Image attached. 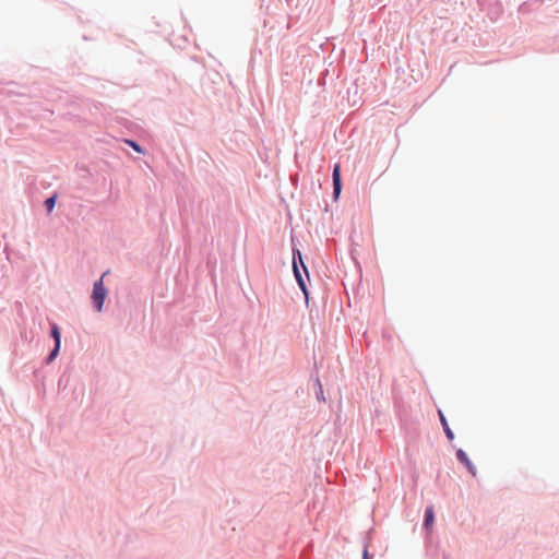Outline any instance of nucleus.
<instances>
[{"label": "nucleus", "instance_id": "nucleus-1", "mask_svg": "<svg viewBox=\"0 0 559 559\" xmlns=\"http://www.w3.org/2000/svg\"><path fill=\"white\" fill-rule=\"evenodd\" d=\"M107 272L104 273L99 281L94 284L92 299L97 311H102L103 305L107 295V290L104 286L103 280Z\"/></svg>", "mask_w": 559, "mask_h": 559}, {"label": "nucleus", "instance_id": "nucleus-2", "mask_svg": "<svg viewBox=\"0 0 559 559\" xmlns=\"http://www.w3.org/2000/svg\"><path fill=\"white\" fill-rule=\"evenodd\" d=\"M51 336L53 337L56 344H55V348L52 349V352L49 355V358H48L49 361H51L56 358V356L58 355L59 349H60V331H59L58 325L55 323L51 326Z\"/></svg>", "mask_w": 559, "mask_h": 559}, {"label": "nucleus", "instance_id": "nucleus-3", "mask_svg": "<svg viewBox=\"0 0 559 559\" xmlns=\"http://www.w3.org/2000/svg\"><path fill=\"white\" fill-rule=\"evenodd\" d=\"M333 192L335 198H337L341 193L342 183H341V166L336 164L333 169Z\"/></svg>", "mask_w": 559, "mask_h": 559}, {"label": "nucleus", "instance_id": "nucleus-4", "mask_svg": "<svg viewBox=\"0 0 559 559\" xmlns=\"http://www.w3.org/2000/svg\"><path fill=\"white\" fill-rule=\"evenodd\" d=\"M456 457L457 460L464 464L466 466V468L468 469V472L472 474V475H476V468L475 466L473 465V463L471 462V460L468 459L467 454L463 451V450H457L456 451Z\"/></svg>", "mask_w": 559, "mask_h": 559}, {"label": "nucleus", "instance_id": "nucleus-5", "mask_svg": "<svg viewBox=\"0 0 559 559\" xmlns=\"http://www.w3.org/2000/svg\"><path fill=\"white\" fill-rule=\"evenodd\" d=\"M297 253L294 254V261H293V269H294V274H295V277L300 286V288L302 289V292L305 293V295L307 296V289H306V284H305V281L300 274V271H299V266L297 264Z\"/></svg>", "mask_w": 559, "mask_h": 559}, {"label": "nucleus", "instance_id": "nucleus-6", "mask_svg": "<svg viewBox=\"0 0 559 559\" xmlns=\"http://www.w3.org/2000/svg\"><path fill=\"white\" fill-rule=\"evenodd\" d=\"M439 417H440V421L442 424V427H443V430L447 435V437L450 439V440H453L454 439V435L452 432V430L450 429L449 427V424L443 415V413L441 411H439Z\"/></svg>", "mask_w": 559, "mask_h": 559}, {"label": "nucleus", "instance_id": "nucleus-7", "mask_svg": "<svg viewBox=\"0 0 559 559\" xmlns=\"http://www.w3.org/2000/svg\"><path fill=\"white\" fill-rule=\"evenodd\" d=\"M433 520H435L433 508L428 507L426 509V513H425V526L427 528L431 527V525L433 524Z\"/></svg>", "mask_w": 559, "mask_h": 559}, {"label": "nucleus", "instance_id": "nucleus-8", "mask_svg": "<svg viewBox=\"0 0 559 559\" xmlns=\"http://www.w3.org/2000/svg\"><path fill=\"white\" fill-rule=\"evenodd\" d=\"M56 199H57V197L52 195L46 200L45 205H46L48 212H51L53 210L55 204H56Z\"/></svg>", "mask_w": 559, "mask_h": 559}, {"label": "nucleus", "instance_id": "nucleus-9", "mask_svg": "<svg viewBox=\"0 0 559 559\" xmlns=\"http://www.w3.org/2000/svg\"><path fill=\"white\" fill-rule=\"evenodd\" d=\"M134 151H136L138 153H143L141 146L134 142V141H131V140H127L126 141Z\"/></svg>", "mask_w": 559, "mask_h": 559}, {"label": "nucleus", "instance_id": "nucleus-10", "mask_svg": "<svg viewBox=\"0 0 559 559\" xmlns=\"http://www.w3.org/2000/svg\"><path fill=\"white\" fill-rule=\"evenodd\" d=\"M297 257H298V260H299V262H300V264H301V266H302L304 271H305V272H307V269H306V266H305V264H304V261H302V258H301V253H300V251H297ZM306 276H309V273H306Z\"/></svg>", "mask_w": 559, "mask_h": 559}, {"label": "nucleus", "instance_id": "nucleus-11", "mask_svg": "<svg viewBox=\"0 0 559 559\" xmlns=\"http://www.w3.org/2000/svg\"><path fill=\"white\" fill-rule=\"evenodd\" d=\"M362 559H370L369 556H368V549L367 548L364 549Z\"/></svg>", "mask_w": 559, "mask_h": 559}]
</instances>
